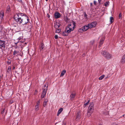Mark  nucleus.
<instances>
[{
	"label": "nucleus",
	"mask_w": 125,
	"mask_h": 125,
	"mask_svg": "<svg viewBox=\"0 0 125 125\" xmlns=\"http://www.w3.org/2000/svg\"><path fill=\"white\" fill-rule=\"evenodd\" d=\"M25 44H27V43L26 42H25Z\"/></svg>",
	"instance_id": "603ef678"
},
{
	"label": "nucleus",
	"mask_w": 125,
	"mask_h": 125,
	"mask_svg": "<svg viewBox=\"0 0 125 125\" xmlns=\"http://www.w3.org/2000/svg\"><path fill=\"white\" fill-rule=\"evenodd\" d=\"M78 31L79 32H82L83 31H84L83 28H81L79 29Z\"/></svg>",
	"instance_id": "c85d7f7f"
},
{
	"label": "nucleus",
	"mask_w": 125,
	"mask_h": 125,
	"mask_svg": "<svg viewBox=\"0 0 125 125\" xmlns=\"http://www.w3.org/2000/svg\"><path fill=\"white\" fill-rule=\"evenodd\" d=\"M46 102H43V106L44 107H45L46 106Z\"/></svg>",
	"instance_id": "f704fd0d"
},
{
	"label": "nucleus",
	"mask_w": 125,
	"mask_h": 125,
	"mask_svg": "<svg viewBox=\"0 0 125 125\" xmlns=\"http://www.w3.org/2000/svg\"><path fill=\"white\" fill-rule=\"evenodd\" d=\"M5 42L4 41L0 40V46L1 47L4 48L5 46Z\"/></svg>",
	"instance_id": "1a4fd4ad"
},
{
	"label": "nucleus",
	"mask_w": 125,
	"mask_h": 125,
	"mask_svg": "<svg viewBox=\"0 0 125 125\" xmlns=\"http://www.w3.org/2000/svg\"><path fill=\"white\" fill-rule=\"evenodd\" d=\"M96 22H93L88 24L90 29L95 27L96 25Z\"/></svg>",
	"instance_id": "20e7f679"
},
{
	"label": "nucleus",
	"mask_w": 125,
	"mask_h": 125,
	"mask_svg": "<svg viewBox=\"0 0 125 125\" xmlns=\"http://www.w3.org/2000/svg\"><path fill=\"white\" fill-rule=\"evenodd\" d=\"M44 48V44L43 43H41L40 46V50H42Z\"/></svg>",
	"instance_id": "5701e85b"
},
{
	"label": "nucleus",
	"mask_w": 125,
	"mask_h": 125,
	"mask_svg": "<svg viewBox=\"0 0 125 125\" xmlns=\"http://www.w3.org/2000/svg\"><path fill=\"white\" fill-rule=\"evenodd\" d=\"M93 106L94 104H93V103H91L89 105L88 110L93 112Z\"/></svg>",
	"instance_id": "0eeeda50"
},
{
	"label": "nucleus",
	"mask_w": 125,
	"mask_h": 125,
	"mask_svg": "<svg viewBox=\"0 0 125 125\" xmlns=\"http://www.w3.org/2000/svg\"><path fill=\"white\" fill-rule=\"evenodd\" d=\"M47 17H48V18H49V17H50V16H49V14H47Z\"/></svg>",
	"instance_id": "49530a36"
},
{
	"label": "nucleus",
	"mask_w": 125,
	"mask_h": 125,
	"mask_svg": "<svg viewBox=\"0 0 125 125\" xmlns=\"http://www.w3.org/2000/svg\"><path fill=\"white\" fill-rule=\"evenodd\" d=\"M63 108H61L58 110L57 114V115L58 116L59 114L62 112L63 110Z\"/></svg>",
	"instance_id": "f3484780"
},
{
	"label": "nucleus",
	"mask_w": 125,
	"mask_h": 125,
	"mask_svg": "<svg viewBox=\"0 0 125 125\" xmlns=\"http://www.w3.org/2000/svg\"><path fill=\"white\" fill-rule=\"evenodd\" d=\"M61 31V30L60 29H57L56 30V32L57 33H59Z\"/></svg>",
	"instance_id": "7c9ffc66"
},
{
	"label": "nucleus",
	"mask_w": 125,
	"mask_h": 125,
	"mask_svg": "<svg viewBox=\"0 0 125 125\" xmlns=\"http://www.w3.org/2000/svg\"><path fill=\"white\" fill-rule=\"evenodd\" d=\"M4 11L2 10L0 12V18L2 21L3 20V17H4Z\"/></svg>",
	"instance_id": "9d476101"
},
{
	"label": "nucleus",
	"mask_w": 125,
	"mask_h": 125,
	"mask_svg": "<svg viewBox=\"0 0 125 125\" xmlns=\"http://www.w3.org/2000/svg\"><path fill=\"white\" fill-rule=\"evenodd\" d=\"M84 17L85 18H87V15L85 13V14H84Z\"/></svg>",
	"instance_id": "a19ab883"
},
{
	"label": "nucleus",
	"mask_w": 125,
	"mask_h": 125,
	"mask_svg": "<svg viewBox=\"0 0 125 125\" xmlns=\"http://www.w3.org/2000/svg\"><path fill=\"white\" fill-rule=\"evenodd\" d=\"M81 112L80 111H79L76 114V120L77 121L79 120L80 118Z\"/></svg>",
	"instance_id": "6e6552de"
},
{
	"label": "nucleus",
	"mask_w": 125,
	"mask_h": 125,
	"mask_svg": "<svg viewBox=\"0 0 125 125\" xmlns=\"http://www.w3.org/2000/svg\"><path fill=\"white\" fill-rule=\"evenodd\" d=\"M23 38V37L22 36H20V37H19L18 38V39L19 40H20L21 39Z\"/></svg>",
	"instance_id": "72a5a7b5"
},
{
	"label": "nucleus",
	"mask_w": 125,
	"mask_h": 125,
	"mask_svg": "<svg viewBox=\"0 0 125 125\" xmlns=\"http://www.w3.org/2000/svg\"><path fill=\"white\" fill-rule=\"evenodd\" d=\"M11 67L10 66L8 67L7 70V72L8 73H9L11 71Z\"/></svg>",
	"instance_id": "c756f323"
},
{
	"label": "nucleus",
	"mask_w": 125,
	"mask_h": 125,
	"mask_svg": "<svg viewBox=\"0 0 125 125\" xmlns=\"http://www.w3.org/2000/svg\"><path fill=\"white\" fill-rule=\"evenodd\" d=\"M66 19H67V20L68 19V18H66Z\"/></svg>",
	"instance_id": "864d4df0"
},
{
	"label": "nucleus",
	"mask_w": 125,
	"mask_h": 125,
	"mask_svg": "<svg viewBox=\"0 0 125 125\" xmlns=\"http://www.w3.org/2000/svg\"><path fill=\"white\" fill-rule=\"evenodd\" d=\"M46 94V93H44L42 92V94L41 98H43L45 96Z\"/></svg>",
	"instance_id": "a878e982"
},
{
	"label": "nucleus",
	"mask_w": 125,
	"mask_h": 125,
	"mask_svg": "<svg viewBox=\"0 0 125 125\" xmlns=\"http://www.w3.org/2000/svg\"><path fill=\"white\" fill-rule=\"evenodd\" d=\"M39 106H35V110L36 111H37L39 110Z\"/></svg>",
	"instance_id": "393cba45"
},
{
	"label": "nucleus",
	"mask_w": 125,
	"mask_h": 125,
	"mask_svg": "<svg viewBox=\"0 0 125 125\" xmlns=\"http://www.w3.org/2000/svg\"><path fill=\"white\" fill-rule=\"evenodd\" d=\"M10 7L9 6H8L7 7V11L9 12L10 11Z\"/></svg>",
	"instance_id": "cd10ccee"
},
{
	"label": "nucleus",
	"mask_w": 125,
	"mask_h": 125,
	"mask_svg": "<svg viewBox=\"0 0 125 125\" xmlns=\"http://www.w3.org/2000/svg\"><path fill=\"white\" fill-rule=\"evenodd\" d=\"M83 28L84 31L87 30L89 28V26L87 24L83 27Z\"/></svg>",
	"instance_id": "2eb2a0df"
},
{
	"label": "nucleus",
	"mask_w": 125,
	"mask_h": 125,
	"mask_svg": "<svg viewBox=\"0 0 125 125\" xmlns=\"http://www.w3.org/2000/svg\"><path fill=\"white\" fill-rule=\"evenodd\" d=\"M66 72V71L65 70H64L62 72L61 75L60 77H62L64 75L65 73Z\"/></svg>",
	"instance_id": "6ab92c4d"
},
{
	"label": "nucleus",
	"mask_w": 125,
	"mask_h": 125,
	"mask_svg": "<svg viewBox=\"0 0 125 125\" xmlns=\"http://www.w3.org/2000/svg\"><path fill=\"white\" fill-rule=\"evenodd\" d=\"M75 26V22L73 21L66 27V31L68 33L74 30Z\"/></svg>",
	"instance_id": "f03ea898"
},
{
	"label": "nucleus",
	"mask_w": 125,
	"mask_h": 125,
	"mask_svg": "<svg viewBox=\"0 0 125 125\" xmlns=\"http://www.w3.org/2000/svg\"><path fill=\"white\" fill-rule=\"evenodd\" d=\"M75 93H72L70 95V99L71 100H73L75 96Z\"/></svg>",
	"instance_id": "dca6fc26"
},
{
	"label": "nucleus",
	"mask_w": 125,
	"mask_h": 125,
	"mask_svg": "<svg viewBox=\"0 0 125 125\" xmlns=\"http://www.w3.org/2000/svg\"><path fill=\"white\" fill-rule=\"evenodd\" d=\"M58 37V36L57 35H55L54 36V38L55 39H57Z\"/></svg>",
	"instance_id": "4c0bfd02"
},
{
	"label": "nucleus",
	"mask_w": 125,
	"mask_h": 125,
	"mask_svg": "<svg viewBox=\"0 0 125 125\" xmlns=\"http://www.w3.org/2000/svg\"><path fill=\"white\" fill-rule=\"evenodd\" d=\"M121 62V63L123 64L125 62V54L122 57Z\"/></svg>",
	"instance_id": "4468645a"
},
{
	"label": "nucleus",
	"mask_w": 125,
	"mask_h": 125,
	"mask_svg": "<svg viewBox=\"0 0 125 125\" xmlns=\"http://www.w3.org/2000/svg\"><path fill=\"white\" fill-rule=\"evenodd\" d=\"M98 125H102L101 124H99Z\"/></svg>",
	"instance_id": "de8ad7c7"
},
{
	"label": "nucleus",
	"mask_w": 125,
	"mask_h": 125,
	"mask_svg": "<svg viewBox=\"0 0 125 125\" xmlns=\"http://www.w3.org/2000/svg\"><path fill=\"white\" fill-rule=\"evenodd\" d=\"M46 1H48V0H45Z\"/></svg>",
	"instance_id": "3c124183"
},
{
	"label": "nucleus",
	"mask_w": 125,
	"mask_h": 125,
	"mask_svg": "<svg viewBox=\"0 0 125 125\" xmlns=\"http://www.w3.org/2000/svg\"><path fill=\"white\" fill-rule=\"evenodd\" d=\"M39 104H40V102H39V101H37L36 102V106H39Z\"/></svg>",
	"instance_id": "473e14b6"
},
{
	"label": "nucleus",
	"mask_w": 125,
	"mask_h": 125,
	"mask_svg": "<svg viewBox=\"0 0 125 125\" xmlns=\"http://www.w3.org/2000/svg\"><path fill=\"white\" fill-rule=\"evenodd\" d=\"M60 25V24L59 22H56L54 23V27L56 29L58 28Z\"/></svg>",
	"instance_id": "f8f14e48"
},
{
	"label": "nucleus",
	"mask_w": 125,
	"mask_h": 125,
	"mask_svg": "<svg viewBox=\"0 0 125 125\" xmlns=\"http://www.w3.org/2000/svg\"><path fill=\"white\" fill-rule=\"evenodd\" d=\"M122 16V14L121 13H120L119 15V18H121Z\"/></svg>",
	"instance_id": "c9c22d12"
},
{
	"label": "nucleus",
	"mask_w": 125,
	"mask_h": 125,
	"mask_svg": "<svg viewBox=\"0 0 125 125\" xmlns=\"http://www.w3.org/2000/svg\"><path fill=\"white\" fill-rule=\"evenodd\" d=\"M48 100L47 99H46L43 102H46V103H47V102H48Z\"/></svg>",
	"instance_id": "58836bf2"
},
{
	"label": "nucleus",
	"mask_w": 125,
	"mask_h": 125,
	"mask_svg": "<svg viewBox=\"0 0 125 125\" xmlns=\"http://www.w3.org/2000/svg\"><path fill=\"white\" fill-rule=\"evenodd\" d=\"M111 125H118L115 123H113L111 124Z\"/></svg>",
	"instance_id": "e433bc0d"
},
{
	"label": "nucleus",
	"mask_w": 125,
	"mask_h": 125,
	"mask_svg": "<svg viewBox=\"0 0 125 125\" xmlns=\"http://www.w3.org/2000/svg\"><path fill=\"white\" fill-rule=\"evenodd\" d=\"M4 112V109H3V111L1 112V114H3Z\"/></svg>",
	"instance_id": "c03bdc74"
},
{
	"label": "nucleus",
	"mask_w": 125,
	"mask_h": 125,
	"mask_svg": "<svg viewBox=\"0 0 125 125\" xmlns=\"http://www.w3.org/2000/svg\"><path fill=\"white\" fill-rule=\"evenodd\" d=\"M109 1L106 2L104 3V6L106 7L108 6H109Z\"/></svg>",
	"instance_id": "412c9836"
},
{
	"label": "nucleus",
	"mask_w": 125,
	"mask_h": 125,
	"mask_svg": "<svg viewBox=\"0 0 125 125\" xmlns=\"http://www.w3.org/2000/svg\"><path fill=\"white\" fill-rule=\"evenodd\" d=\"M93 112H91V111H89L88 110L87 113V115L88 116H90L91 114L93 113Z\"/></svg>",
	"instance_id": "aec40b11"
},
{
	"label": "nucleus",
	"mask_w": 125,
	"mask_h": 125,
	"mask_svg": "<svg viewBox=\"0 0 125 125\" xmlns=\"http://www.w3.org/2000/svg\"><path fill=\"white\" fill-rule=\"evenodd\" d=\"M60 16V14L58 12H55L54 14V17L56 18H59Z\"/></svg>",
	"instance_id": "ddd939ff"
},
{
	"label": "nucleus",
	"mask_w": 125,
	"mask_h": 125,
	"mask_svg": "<svg viewBox=\"0 0 125 125\" xmlns=\"http://www.w3.org/2000/svg\"><path fill=\"white\" fill-rule=\"evenodd\" d=\"M19 54V52L18 51H15L13 52V55H18Z\"/></svg>",
	"instance_id": "a211bd4d"
},
{
	"label": "nucleus",
	"mask_w": 125,
	"mask_h": 125,
	"mask_svg": "<svg viewBox=\"0 0 125 125\" xmlns=\"http://www.w3.org/2000/svg\"><path fill=\"white\" fill-rule=\"evenodd\" d=\"M114 18L113 17H111L110 18V22L111 23H112L114 21Z\"/></svg>",
	"instance_id": "4be33fe9"
},
{
	"label": "nucleus",
	"mask_w": 125,
	"mask_h": 125,
	"mask_svg": "<svg viewBox=\"0 0 125 125\" xmlns=\"http://www.w3.org/2000/svg\"><path fill=\"white\" fill-rule=\"evenodd\" d=\"M18 19V22L19 24L23 25L26 24L28 22V19L27 16L21 15V17Z\"/></svg>",
	"instance_id": "f257e3e1"
},
{
	"label": "nucleus",
	"mask_w": 125,
	"mask_h": 125,
	"mask_svg": "<svg viewBox=\"0 0 125 125\" xmlns=\"http://www.w3.org/2000/svg\"><path fill=\"white\" fill-rule=\"evenodd\" d=\"M18 2L21 3L22 2V1L21 0H17Z\"/></svg>",
	"instance_id": "ea45409f"
},
{
	"label": "nucleus",
	"mask_w": 125,
	"mask_h": 125,
	"mask_svg": "<svg viewBox=\"0 0 125 125\" xmlns=\"http://www.w3.org/2000/svg\"><path fill=\"white\" fill-rule=\"evenodd\" d=\"M94 5H95L96 4V2L95 1H94Z\"/></svg>",
	"instance_id": "37998d69"
},
{
	"label": "nucleus",
	"mask_w": 125,
	"mask_h": 125,
	"mask_svg": "<svg viewBox=\"0 0 125 125\" xmlns=\"http://www.w3.org/2000/svg\"><path fill=\"white\" fill-rule=\"evenodd\" d=\"M98 1L99 3H100L101 1V0H98Z\"/></svg>",
	"instance_id": "a18cd8bd"
},
{
	"label": "nucleus",
	"mask_w": 125,
	"mask_h": 125,
	"mask_svg": "<svg viewBox=\"0 0 125 125\" xmlns=\"http://www.w3.org/2000/svg\"><path fill=\"white\" fill-rule=\"evenodd\" d=\"M67 33H68L66 31V30L65 32H63L62 33V35L63 36H67L68 35Z\"/></svg>",
	"instance_id": "b1692460"
},
{
	"label": "nucleus",
	"mask_w": 125,
	"mask_h": 125,
	"mask_svg": "<svg viewBox=\"0 0 125 125\" xmlns=\"http://www.w3.org/2000/svg\"><path fill=\"white\" fill-rule=\"evenodd\" d=\"M15 68V67H14L13 68V69H14Z\"/></svg>",
	"instance_id": "8fccbe9b"
},
{
	"label": "nucleus",
	"mask_w": 125,
	"mask_h": 125,
	"mask_svg": "<svg viewBox=\"0 0 125 125\" xmlns=\"http://www.w3.org/2000/svg\"><path fill=\"white\" fill-rule=\"evenodd\" d=\"M104 40V37H103L100 40L99 42V47H101V45L103 44Z\"/></svg>",
	"instance_id": "9b49d317"
},
{
	"label": "nucleus",
	"mask_w": 125,
	"mask_h": 125,
	"mask_svg": "<svg viewBox=\"0 0 125 125\" xmlns=\"http://www.w3.org/2000/svg\"><path fill=\"white\" fill-rule=\"evenodd\" d=\"M104 77V75H103L99 78V79L100 80H102Z\"/></svg>",
	"instance_id": "bb28decb"
},
{
	"label": "nucleus",
	"mask_w": 125,
	"mask_h": 125,
	"mask_svg": "<svg viewBox=\"0 0 125 125\" xmlns=\"http://www.w3.org/2000/svg\"><path fill=\"white\" fill-rule=\"evenodd\" d=\"M101 54L104 57L107 59L109 60L112 58V54L106 51H102L101 52Z\"/></svg>",
	"instance_id": "7ed1b4c3"
},
{
	"label": "nucleus",
	"mask_w": 125,
	"mask_h": 125,
	"mask_svg": "<svg viewBox=\"0 0 125 125\" xmlns=\"http://www.w3.org/2000/svg\"><path fill=\"white\" fill-rule=\"evenodd\" d=\"M48 84H46L43 87L42 90L43 92L42 93H46L47 91V87H48Z\"/></svg>",
	"instance_id": "39448f33"
},
{
	"label": "nucleus",
	"mask_w": 125,
	"mask_h": 125,
	"mask_svg": "<svg viewBox=\"0 0 125 125\" xmlns=\"http://www.w3.org/2000/svg\"><path fill=\"white\" fill-rule=\"evenodd\" d=\"M89 100H88V101L87 102L85 103V102L84 105H87L89 103Z\"/></svg>",
	"instance_id": "2f4dec72"
},
{
	"label": "nucleus",
	"mask_w": 125,
	"mask_h": 125,
	"mask_svg": "<svg viewBox=\"0 0 125 125\" xmlns=\"http://www.w3.org/2000/svg\"><path fill=\"white\" fill-rule=\"evenodd\" d=\"M22 14H16L14 16V19L15 20H16L17 21H18V19L21 17Z\"/></svg>",
	"instance_id": "423d86ee"
},
{
	"label": "nucleus",
	"mask_w": 125,
	"mask_h": 125,
	"mask_svg": "<svg viewBox=\"0 0 125 125\" xmlns=\"http://www.w3.org/2000/svg\"><path fill=\"white\" fill-rule=\"evenodd\" d=\"M37 90H35V92H34V94H36L37 93Z\"/></svg>",
	"instance_id": "79ce46f5"
},
{
	"label": "nucleus",
	"mask_w": 125,
	"mask_h": 125,
	"mask_svg": "<svg viewBox=\"0 0 125 125\" xmlns=\"http://www.w3.org/2000/svg\"><path fill=\"white\" fill-rule=\"evenodd\" d=\"M92 3H90V4H91V5H92Z\"/></svg>",
	"instance_id": "09e8293b"
}]
</instances>
